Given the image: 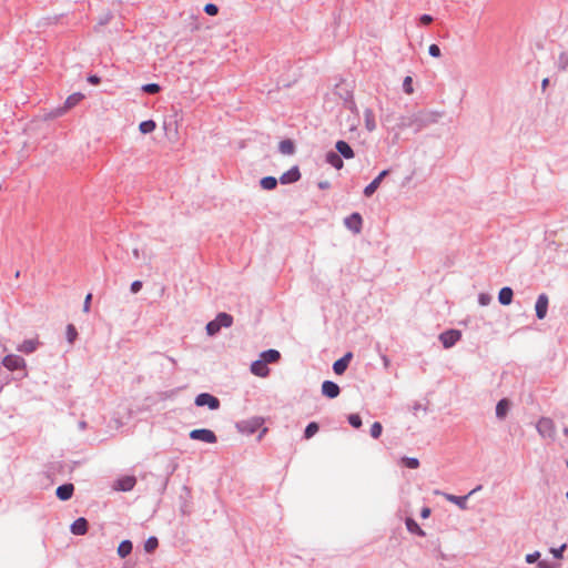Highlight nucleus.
I'll return each mask as SVG.
<instances>
[{
  "label": "nucleus",
  "instance_id": "nucleus-44",
  "mask_svg": "<svg viewBox=\"0 0 568 568\" xmlns=\"http://www.w3.org/2000/svg\"><path fill=\"white\" fill-rule=\"evenodd\" d=\"M539 557H540V552L539 551H535L532 554L526 555V561L528 564H534V562H536L539 559Z\"/></svg>",
  "mask_w": 568,
  "mask_h": 568
},
{
  "label": "nucleus",
  "instance_id": "nucleus-8",
  "mask_svg": "<svg viewBox=\"0 0 568 568\" xmlns=\"http://www.w3.org/2000/svg\"><path fill=\"white\" fill-rule=\"evenodd\" d=\"M135 484H136V479L134 476H124V477L119 478L115 481L114 488L116 490H121V491H129V490L133 489Z\"/></svg>",
  "mask_w": 568,
  "mask_h": 568
},
{
  "label": "nucleus",
  "instance_id": "nucleus-7",
  "mask_svg": "<svg viewBox=\"0 0 568 568\" xmlns=\"http://www.w3.org/2000/svg\"><path fill=\"white\" fill-rule=\"evenodd\" d=\"M264 424V418L262 417H253L248 420H245L242 423L241 425V429L243 432H246L248 434H253L254 432H256L258 428H261Z\"/></svg>",
  "mask_w": 568,
  "mask_h": 568
},
{
  "label": "nucleus",
  "instance_id": "nucleus-36",
  "mask_svg": "<svg viewBox=\"0 0 568 568\" xmlns=\"http://www.w3.org/2000/svg\"><path fill=\"white\" fill-rule=\"evenodd\" d=\"M78 336V332L72 324L67 326V338L70 343H73Z\"/></svg>",
  "mask_w": 568,
  "mask_h": 568
},
{
  "label": "nucleus",
  "instance_id": "nucleus-24",
  "mask_svg": "<svg viewBox=\"0 0 568 568\" xmlns=\"http://www.w3.org/2000/svg\"><path fill=\"white\" fill-rule=\"evenodd\" d=\"M326 162L331 164L336 170H341L344 165L343 160L341 156L335 152H328L326 154Z\"/></svg>",
  "mask_w": 568,
  "mask_h": 568
},
{
  "label": "nucleus",
  "instance_id": "nucleus-4",
  "mask_svg": "<svg viewBox=\"0 0 568 568\" xmlns=\"http://www.w3.org/2000/svg\"><path fill=\"white\" fill-rule=\"evenodd\" d=\"M3 366L9 371L23 369L26 367V361L18 355L9 354L2 361Z\"/></svg>",
  "mask_w": 568,
  "mask_h": 568
},
{
  "label": "nucleus",
  "instance_id": "nucleus-29",
  "mask_svg": "<svg viewBox=\"0 0 568 568\" xmlns=\"http://www.w3.org/2000/svg\"><path fill=\"white\" fill-rule=\"evenodd\" d=\"M156 129V123L153 120H146L140 123L139 130L142 134H148Z\"/></svg>",
  "mask_w": 568,
  "mask_h": 568
},
{
  "label": "nucleus",
  "instance_id": "nucleus-45",
  "mask_svg": "<svg viewBox=\"0 0 568 568\" xmlns=\"http://www.w3.org/2000/svg\"><path fill=\"white\" fill-rule=\"evenodd\" d=\"M91 300H92V294L91 293L87 294V296L84 298V303H83V312L84 313L90 312Z\"/></svg>",
  "mask_w": 568,
  "mask_h": 568
},
{
  "label": "nucleus",
  "instance_id": "nucleus-18",
  "mask_svg": "<svg viewBox=\"0 0 568 568\" xmlns=\"http://www.w3.org/2000/svg\"><path fill=\"white\" fill-rule=\"evenodd\" d=\"M84 99V94L83 93H80V92H75V93H72L71 95H69L64 102V106H63V112L67 111V110H70L72 109L73 106H75L78 103H80L82 100Z\"/></svg>",
  "mask_w": 568,
  "mask_h": 568
},
{
  "label": "nucleus",
  "instance_id": "nucleus-11",
  "mask_svg": "<svg viewBox=\"0 0 568 568\" xmlns=\"http://www.w3.org/2000/svg\"><path fill=\"white\" fill-rule=\"evenodd\" d=\"M251 372L258 377H266L270 373L267 364L262 358L253 362L251 365Z\"/></svg>",
  "mask_w": 568,
  "mask_h": 568
},
{
  "label": "nucleus",
  "instance_id": "nucleus-25",
  "mask_svg": "<svg viewBox=\"0 0 568 568\" xmlns=\"http://www.w3.org/2000/svg\"><path fill=\"white\" fill-rule=\"evenodd\" d=\"M280 152L285 155H292L295 152V145L292 140H283L278 144Z\"/></svg>",
  "mask_w": 568,
  "mask_h": 568
},
{
  "label": "nucleus",
  "instance_id": "nucleus-31",
  "mask_svg": "<svg viewBox=\"0 0 568 568\" xmlns=\"http://www.w3.org/2000/svg\"><path fill=\"white\" fill-rule=\"evenodd\" d=\"M381 185L379 179H374L365 189L364 194L368 197L374 194V192L378 189Z\"/></svg>",
  "mask_w": 568,
  "mask_h": 568
},
{
  "label": "nucleus",
  "instance_id": "nucleus-21",
  "mask_svg": "<svg viewBox=\"0 0 568 568\" xmlns=\"http://www.w3.org/2000/svg\"><path fill=\"white\" fill-rule=\"evenodd\" d=\"M510 408V402L507 398H504L497 403L496 406V416L499 419H503L506 417Z\"/></svg>",
  "mask_w": 568,
  "mask_h": 568
},
{
  "label": "nucleus",
  "instance_id": "nucleus-41",
  "mask_svg": "<svg viewBox=\"0 0 568 568\" xmlns=\"http://www.w3.org/2000/svg\"><path fill=\"white\" fill-rule=\"evenodd\" d=\"M403 87H404V90L407 94H412L413 93V80L410 77H406L404 79V83H403Z\"/></svg>",
  "mask_w": 568,
  "mask_h": 568
},
{
  "label": "nucleus",
  "instance_id": "nucleus-48",
  "mask_svg": "<svg viewBox=\"0 0 568 568\" xmlns=\"http://www.w3.org/2000/svg\"><path fill=\"white\" fill-rule=\"evenodd\" d=\"M88 81H89L91 84L97 85V84H99V83H100V78H99L98 75H90V77L88 78Z\"/></svg>",
  "mask_w": 568,
  "mask_h": 568
},
{
  "label": "nucleus",
  "instance_id": "nucleus-57",
  "mask_svg": "<svg viewBox=\"0 0 568 568\" xmlns=\"http://www.w3.org/2000/svg\"><path fill=\"white\" fill-rule=\"evenodd\" d=\"M383 359H384L385 365L387 366V365H388V359H387V357H384Z\"/></svg>",
  "mask_w": 568,
  "mask_h": 568
},
{
  "label": "nucleus",
  "instance_id": "nucleus-23",
  "mask_svg": "<svg viewBox=\"0 0 568 568\" xmlns=\"http://www.w3.org/2000/svg\"><path fill=\"white\" fill-rule=\"evenodd\" d=\"M513 290L510 287H503L498 294V301L503 305H509L513 301Z\"/></svg>",
  "mask_w": 568,
  "mask_h": 568
},
{
  "label": "nucleus",
  "instance_id": "nucleus-5",
  "mask_svg": "<svg viewBox=\"0 0 568 568\" xmlns=\"http://www.w3.org/2000/svg\"><path fill=\"white\" fill-rule=\"evenodd\" d=\"M195 404L197 406H209L211 409H217L220 407V400L209 394V393H202L200 395L196 396L195 398Z\"/></svg>",
  "mask_w": 568,
  "mask_h": 568
},
{
  "label": "nucleus",
  "instance_id": "nucleus-28",
  "mask_svg": "<svg viewBox=\"0 0 568 568\" xmlns=\"http://www.w3.org/2000/svg\"><path fill=\"white\" fill-rule=\"evenodd\" d=\"M132 551V542L130 540H123L118 547V555L121 558H125Z\"/></svg>",
  "mask_w": 568,
  "mask_h": 568
},
{
  "label": "nucleus",
  "instance_id": "nucleus-39",
  "mask_svg": "<svg viewBox=\"0 0 568 568\" xmlns=\"http://www.w3.org/2000/svg\"><path fill=\"white\" fill-rule=\"evenodd\" d=\"M348 422L355 428H359L362 426V418L357 414L349 415L348 416Z\"/></svg>",
  "mask_w": 568,
  "mask_h": 568
},
{
  "label": "nucleus",
  "instance_id": "nucleus-12",
  "mask_svg": "<svg viewBox=\"0 0 568 568\" xmlns=\"http://www.w3.org/2000/svg\"><path fill=\"white\" fill-rule=\"evenodd\" d=\"M339 386L334 383V382H331V381H325L323 384H322V393L324 396L328 397V398H335L339 395Z\"/></svg>",
  "mask_w": 568,
  "mask_h": 568
},
{
  "label": "nucleus",
  "instance_id": "nucleus-10",
  "mask_svg": "<svg viewBox=\"0 0 568 568\" xmlns=\"http://www.w3.org/2000/svg\"><path fill=\"white\" fill-rule=\"evenodd\" d=\"M536 315L539 320H542L546 317L547 310H548V297L546 294H540L536 302Z\"/></svg>",
  "mask_w": 568,
  "mask_h": 568
},
{
  "label": "nucleus",
  "instance_id": "nucleus-42",
  "mask_svg": "<svg viewBox=\"0 0 568 568\" xmlns=\"http://www.w3.org/2000/svg\"><path fill=\"white\" fill-rule=\"evenodd\" d=\"M428 52L434 58H439L442 54L440 49L437 44H430L428 48Z\"/></svg>",
  "mask_w": 568,
  "mask_h": 568
},
{
  "label": "nucleus",
  "instance_id": "nucleus-34",
  "mask_svg": "<svg viewBox=\"0 0 568 568\" xmlns=\"http://www.w3.org/2000/svg\"><path fill=\"white\" fill-rule=\"evenodd\" d=\"M142 90L145 92V93H149V94H155L158 92H160L161 88L159 84L156 83H149V84H144L142 87Z\"/></svg>",
  "mask_w": 568,
  "mask_h": 568
},
{
  "label": "nucleus",
  "instance_id": "nucleus-55",
  "mask_svg": "<svg viewBox=\"0 0 568 568\" xmlns=\"http://www.w3.org/2000/svg\"><path fill=\"white\" fill-rule=\"evenodd\" d=\"M548 83H549V80L547 78L542 80V82H541L542 90H545L547 88Z\"/></svg>",
  "mask_w": 568,
  "mask_h": 568
},
{
  "label": "nucleus",
  "instance_id": "nucleus-50",
  "mask_svg": "<svg viewBox=\"0 0 568 568\" xmlns=\"http://www.w3.org/2000/svg\"><path fill=\"white\" fill-rule=\"evenodd\" d=\"M489 297L485 294H481L479 297L480 304L486 305L488 303Z\"/></svg>",
  "mask_w": 568,
  "mask_h": 568
},
{
  "label": "nucleus",
  "instance_id": "nucleus-54",
  "mask_svg": "<svg viewBox=\"0 0 568 568\" xmlns=\"http://www.w3.org/2000/svg\"><path fill=\"white\" fill-rule=\"evenodd\" d=\"M318 186H320L321 189H327V187H329V183H328L327 181L320 182V183H318Z\"/></svg>",
  "mask_w": 568,
  "mask_h": 568
},
{
  "label": "nucleus",
  "instance_id": "nucleus-47",
  "mask_svg": "<svg viewBox=\"0 0 568 568\" xmlns=\"http://www.w3.org/2000/svg\"><path fill=\"white\" fill-rule=\"evenodd\" d=\"M131 292L132 293H138L141 288H142V282L141 281H134L132 284H131Z\"/></svg>",
  "mask_w": 568,
  "mask_h": 568
},
{
  "label": "nucleus",
  "instance_id": "nucleus-38",
  "mask_svg": "<svg viewBox=\"0 0 568 568\" xmlns=\"http://www.w3.org/2000/svg\"><path fill=\"white\" fill-rule=\"evenodd\" d=\"M403 463L405 464L406 467L412 469H416L419 467V462L417 458L405 457L403 458Z\"/></svg>",
  "mask_w": 568,
  "mask_h": 568
},
{
  "label": "nucleus",
  "instance_id": "nucleus-16",
  "mask_svg": "<svg viewBox=\"0 0 568 568\" xmlns=\"http://www.w3.org/2000/svg\"><path fill=\"white\" fill-rule=\"evenodd\" d=\"M39 344L40 343L38 338L26 339L18 346V351L26 354H30L38 348Z\"/></svg>",
  "mask_w": 568,
  "mask_h": 568
},
{
  "label": "nucleus",
  "instance_id": "nucleus-52",
  "mask_svg": "<svg viewBox=\"0 0 568 568\" xmlns=\"http://www.w3.org/2000/svg\"><path fill=\"white\" fill-rule=\"evenodd\" d=\"M388 174V170L382 171L376 179H379V182L382 183L383 179Z\"/></svg>",
  "mask_w": 568,
  "mask_h": 568
},
{
  "label": "nucleus",
  "instance_id": "nucleus-51",
  "mask_svg": "<svg viewBox=\"0 0 568 568\" xmlns=\"http://www.w3.org/2000/svg\"><path fill=\"white\" fill-rule=\"evenodd\" d=\"M388 174V170L382 171L376 179H379V182L382 183L383 179Z\"/></svg>",
  "mask_w": 568,
  "mask_h": 568
},
{
  "label": "nucleus",
  "instance_id": "nucleus-49",
  "mask_svg": "<svg viewBox=\"0 0 568 568\" xmlns=\"http://www.w3.org/2000/svg\"><path fill=\"white\" fill-rule=\"evenodd\" d=\"M539 568H554L549 562L542 560L538 562Z\"/></svg>",
  "mask_w": 568,
  "mask_h": 568
},
{
  "label": "nucleus",
  "instance_id": "nucleus-22",
  "mask_svg": "<svg viewBox=\"0 0 568 568\" xmlns=\"http://www.w3.org/2000/svg\"><path fill=\"white\" fill-rule=\"evenodd\" d=\"M364 122L368 132H373L376 129L375 115L371 109L364 111Z\"/></svg>",
  "mask_w": 568,
  "mask_h": 568
},
{
  "label": "nucleus",
  "instance_id": "nucleus-56",
  "mask_svg": "<svg viewBox=\"0 0 568 568\" xmlns=\"http://www.w3.org/2000/svg\"><path fill=\"white\" fill-rule=\"evenodd\" d=\"M266 432H267V428L263 427L261 434L258 435V439H261L266 434Z\"/></svg>",
  "mask_w": 568,
  "mask_h": 568
},
{
  "label": "nucleus",
  "instance_id": "nucleus-1",
  "mask_svg": "<svg viewBox=\"0 0 568 568\" xmlns=\"http://www.w3.org/2000/svg\"><path fill=\"white\" fill-rule=\"evenodd\" d=\"M233 323V317L226 313H220L214 321H211L206 325V332L209 335H215L221 327H230Z\"/></svg>",
  "mask_w": 568,
  "mask_h": 568
},
{
  "label": "nucleus",
  "instance_id": "nucleus-13",
  "mask_svg": "<svg viewBox=\"0 0 568 568\" xmlns=\"http://www.w3.org/2000/svg\"><path fill=\"white\" fill-rule=\"evenodd\" d=\"M352 356H353L352 353H346L342 358L337 359L334 363L333 369H334L335 374L342 375L346 371V368L352 359Z\"/></svg>",
  "mask_w": 568,
  "mask_h": 568
},
{
  "label": "nucleus",
  "instance_id": "nucleus-19",
  "mask_svg": "<svg viewBox=\"0 0 568 568\" xmlns=\"http://www.w3.org/2000/svg\"><path fill=\"white\" fill-rule=\"evenodd\" d=\"M336 150L338 151V153L344 156L345 159H353L354 158V151L353 149L349 146V144L345 141H337L336 142Z\"/></svg>",
  "mask_w": 568,
  "mask_h": 568
},
{
  "label": "nucleus",
  "instance_id": "nucleus-37",
  "mask_svg": "<svg viewBox=\"0 0 568 568\" xmlns=\"http://www.w3.org/2000/svg\"><path fill=\"white\" fill-rule=\"evenodd\" d=\"M383 427L382 424L378 422H375L371 427V435L374 438H378L382 434Z\"/></svg>",
  "mask_w": 568,
  "mask_h": 568
},
{
  "label": "nucleus",
  "instance_id": "nucleus-33",
  "mask_svg": "<svg viewBox=\"0 0 568 568\" xmlns=\"http://www.w3.org/2000/svg\"><path fill=\"white\" fill-rule=\"evenodd\" d=\"M158 539L155 537H150L144 544V549L146 552H152L158 548Z\"/></svg>",
  "mask_w": 568,
  "mask_h": 568
},
{
  "label": "nucleus",
  "instance_id": "nucleus-43",
  "mask_svg": "<svg viewBox=\"0 0 568 568\" xmlns=\"http://www.w3.org/2000/svg\"><path fill=\"white\" fill-rule=\"evenodd\" d=\"M566 549V544L561 545L559 548H551L550 549V552L556 557V558H561L562 557V552L565 551Z\"/></svg>",
  "mask_w": 568,
  "mask_h": 568
},
{
  "label": "nucleus",
  "instance_id": "nucleus-17",
  "mask_svg": "<svg viewBox=\"0 0 568 568\" xmlns=\"http://www.w3.org/2000/svg\"><path fill=\"white\" fill-rule=\"evenodd\" d=\"M71 531L74 535H84L88 531V521L85 518H78L74 520V523L71 525Z\"/></svg>",
  "mask_w": 568,
  "mask_h": 568
},
{
  "label": "nucleus",
  "instance_id": "nucleus-15",
  "mask_svg": "<svg viewBox=\"0 0 568 568\" xmlns=\"http://www.w3.org/2000/svg\"><path fill=\"white\" fill-rule=\"evenodd\" d=\"M73 490L74 487L72 484H64L57 488L55 494L60 500H68L72 497Z\"/></svg>",
  "mask_w": 568,
  "mask_h": 568
},
{
  "label": "nucleus",
  "instance_id": "nucleus-58",
  "mask_svg": "<svg viewBox=\"0 0 568 568\" xmlns=\"http://www.w3.org/2000/svg\"><path fill=\"white\" fill-rule=\"evenodd\" d=\"M564 434H565L566 436H568V427H566V428L564 429Z\"/></svg>",
  "mask_w": 568,
  "mask_h": 568
},
{
  "label": "nucleus",
  "instance_id": "nucleus-30",
  "mask_svg": "<svg viewBox=\"0 0 568 568\" xmlns=\"http://www.w3.org/2000/svg\"><path fill=\"white\" fill-rule=\"evenodd\" d=\"M277 185V180L273 176H265L261 180V186L264 190H273Z\"/></svg>",
  "mask_w": 568,
  "mask_h": 568
},
{
  "label": "nucleus",
  "instance_id": "nucleus-32",
  "mask_svg": "<svg viewBox=\"0 0 568 568\" xmlns=\"http://www.w3.org/2000/svg\"><path fill=\"white\" fill-rule=\"evenodd\" d=\"M318 424L315 423V422H312L310 423L306 428H305V433H304V436L306 439H310L311 437H313L317 432H318Z\"/></svg>",
  "mask_w": 568,
  "mask_h": 568
},
{
  "label": "nucleus",
  "instance_id": "nucleus-53",
  "mask_svg": "<svg viewBox=\"0 0 568 568\" xmlns=\"http://www.w3.org/2000/svg\"><path fill=\"white\" fill-rule=\"evenodd\" d=\"M429 515H430V509L429 508H424L422 510V517L423 518H427Z\"/></svg>",
  "mask_w": 568,
  "mask_h": 568
},
{
  "label": "nucleus",
  "instance_id": "nucleus-6",
  "mask_svg": "<svg viewBox=\"0 0 568 568\" xmlns=\"http://www.w3.org/2000/svg\"><path fill=\"white\" fill-rule=\"evenodd\" d=\"M462 337V333L457 329H449L439 335V339L445 348L452 347Z\"/></svg>",
  "mask_w": 568,
  "mask_h": 568
},
{
  "label": "nucleus",
  "instance_id": "nucleus-46",
  "mask_svg": "<svg viewBox=\"0 0 568 568\" xmlns=\"http://www.w3.org/2000/svg\"><path fill=\"white\" fill-rule=\"evenodd\" d=\"M419 22L423 24V26H428L433 22V17L429 16V14H423L420 18H419Z\"/></svg>",
  "mask_w": 568,
  "mask_h": 568
},
{
  "label": "nucleus",
  "instance_id": "nucleus-59",
  "mask_svg": "<svg viewBox=\"0 0 568 568\" xmlns=\"http://www.w3.org/2000/svg\"><path fill=\"white\" fill-rule=\"evenodd\" d=\"M567 498H568V493H567Z\"/></svg>",
  "mask_w": 568,
  "mask_h": 568
},
{
  "label": "nucleus",
  "instance_id": "nucleus-9",
  "mask_svg": "<svg viewBox=\"0 0 568 568\" xmlns=\"http://www.w3.org/2000/svg\"><path fill=\"white\" fill-rule=\"evenodd\" d=\"M480 489H481V486H477L467 496L459 497V496H455V495H450V494H444V497L448 501L456 504L459 508L465 509L466 501H467L468 497Z\"/></svg>",
  "mask_w": 568,
  "mask_h": 568
},
{
  "label": "nucleus",
  "instance_id": "nucleus-3",
  "mask_svg": "<svg viewBox=\"0 0 568 568\" xmlns=\"http://www.w3.org/2000/svg\"><path fill=\"white\" fill-rule=\"evenodd\" d=\"M190 438L193 440H201L209 444H214L217 440L216 435L212 430L206 428L191 430Z\"/></svg>",
  "mask_w": 568,
  "mask_h": 568
},
{
  "label": "nucleus",
  "instance_id": "nucleus-35",
  "mask_svg": "<svg viewBox=\"0 0 568 568\" xmlns=\"http://www.w3.org/2000/svg\"><path fill=\"white\" fill-rule=\"evenodd\" d=\"M558 68L566 70L568 68V52H561L558 57Z\"/></svg>",
  "mask_w": 568,
  "mask_h": 568
},
{
  "label": "nucleus",
  "instance_id": "nucleus-20",
  "mask_svg": "<svg viewBox=\"0 0 568 568\" xmlns=\"http://www.w3.org/2000/svg\"><path fill=\"white\" fill-rule=\"evenodd\" d=\"M300 178H301V173H300L298 169L293 168L290 171L285 172L284 174H282V176L280 178V181L283 184H287V183L296 182Z\"/></svg>",
  "mask_w": 568,
  "mask_h": 568
},
{
  "label": "nucleus",
  "instance_id": "nucleus-14",
  "mask_svg": "<svg viewBox=\"0 0 568 568\" xmlns=\"http://www.w3.org/2000/svg\"><path fill=\"white\" fill-rule=\"evenodd\" d=\"M345 225L354 231L355 233H359L361 231V227H362V217L358 213H354L352 214L351 216H348L346 220H345Z\"/></svg>",
  "mask_w": 568,
  "mask_h": 568
},
{
  "label": "nucleus",
  "instance_id": "nucleus-40",
  "mask_svg": "<svg viewBox=\"0 0 568 568\" xmlns=\"http://www.w3.org/2000/svg\"><path fill=\"white\" fill-rule=\"evenodd\" d=\"M204 11H205V13H206V14H209V16H216V14H217V12H219V8H217V6H216V4H214V3H207V4H205V7H204Z\"/></svg>",
  "mask_w": 568,
  "mask_h": 568
},
{
  "label": "nucleus",
  "instance_id": "nucleus-2",
  "mask_svg": "<svg viewBox=\"0 0 568 568\" xmlns=\"http://www.w3.org/2000/svg\"><path fill=\"white\" fill-rule=\"evenodd\" d=\"M536 427L541 437L551 438V439L555 438L556 425L552 422V419H550L548 417H542L538 420Z\"/></svg>",
  "mask_w": 568,
  "mask_h": 568
},
{
  "label": "nucleus",
  "instance_id": "nucleus-26",
  "mask_svg": "<svg viewBox=\"0 0 568 568\" xmlns=\"http://www.w3.org/2000/svg\"><path fill=\"white\" fill-rule=\"evenodd\" d=\"M281 355L276 349H268L261 354L260 358L265 361L266 364L275 363L280 359Z\"/></svg>",
  "mask_w": 568,
  "mask_h": 568
},
{
  "label": "nucleus",
  "instance_id": "nucleus-27",
  "mask_svg": "<svg viewBox=\"0 0 568 568\" xmlns=\"http://www.w3.org/2000/svg\"><path fill=\"white\" fill-rule=\"evenodd\" d=\"M406 527H407V530L412 534H416L418 536H425V531L419 527V525L413 518L406 519Z\"/></svg>",
  "mask_w": 568,
  "mask_h": 568
}]
</instances>
